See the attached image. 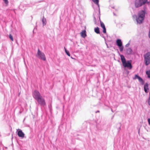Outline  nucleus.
Segmentation results:
<instances>
[{
    "mask_svg": "<svg viewBox=\"0 0 150 150\" xmlns=\"http://www.w3.org/2000/svg\"><path fill=\"white\" fill-rule=\"evenodd\" d=\"M64 49H65V52L66 53V54L68 55V56H70V54L69 52V51L67 50L66 48H65L64 47Z\"/></svg>",
    "mask_w": 150,
    "mask_h": 150,
    "instance_id": "obj_18",
    "label": "nucleus"
},
{
    "mask_svg": "<svg viewBox=\"0 0 150 150\" xmlns=\"http://www.w3.org/2000/svg\"><path fill=\"white\" fill-rule=\"evenodd\" d=\"M144 91L146 93L148 92V90H149L148 88V84L147 83H146L144 86Z\"/></svg>",
    "mask_w": 150,
    "mask_h": 150,
    "instance_id": "obj_13",
    "label": "nucleus"
},
{
    "mask_svg": "<svg viewBox=\"0 0 150 150\" xmlns=\"http://www.w3.org/2000/svg\"><path fill=\"white\" fill-rule=\"evenodd\" d=\"M103 33L105 34L107 36V34L106 33V29L105 27V28H103Z\"/></svg>",
    "mask_w": 150,
    "mask_h": 150,
    "instance_id": "obj_21",
    "label": "nucleus"
},
{
    "mask_svg": "<svg viewBox=\"0 0 150 150\" xmlns=\"http://www.w3.org/2000/svg\"><path fill=\"white\" fill-rule=\"evenodd\" d=\"M100 34V36H102L103 38L105 40V37L104 35H103V34Z\"/></svg>",
    "mask_w": 150,
    "mask_h": 150,
    "instance_id": "obj_23",
    "label": "nucleus"
},
{
    "mask_svg": "<svg viewBox=\"0 0 150 150\" xmlns=\"http://www.w3.org/2000/svg\"><path fill=\"white\" fill-rule=\"evenodd\" d=\"M17 134L19 137L23 138L24 137L25 134L20 129L17 130Z\"/></svg>",
    "mask_w": 150,
    "mask_h": 150,
    "instance_id": "obj_11",
    "label": "nucleus"
},
{
    "mask_svg": "<svg viewBox=\"0 0 150 150\" xmlns=\"http://www.w3.org/2000/svg\"><path fill=\"white\" fill-rule=\"evenodd\" d=\"M93 17L94 18V23L95 24L98 25L99 24L98 21H99L100 22L101 27L102 28H105V26L104 23L101 21L100 19V9H99L98 13H97L95 12L93 13Z\"/></svg>",
    "mask_w": 150,
    "mask_h": 150,
    "instance_id": "obj_2",
    "label": "nucleus"
},
{
    "mask_svg": "<svg viewBox=\"0 0 150 150\" xmlns=\"http://www.w3.org/2000/svg\"><path fill=\"white\" fill-rule=\"evenodd\" d=\"M146 74L147 75L148 77L150 78V70L147 71L146 72Z\"/></svg>",
    "mask_w": 150,
    "mask_h": 150,
    "instance_id": "obj_19",
    "label": "nucleus"
},
{
    "mask_svg": "<svg viewBox=\"0 0 150 150\" xmlns=\"http://www.w3.org/2000/svg\"><path fill=\"white\" fill-rule=\"evenodd\" d=\"M138 133H139V130Z\"/></svg>",
    "mask_w": 150,
    "mask_h": 150,
    "instance_id": "obj_32",
    "label": "nucleus"
},
{
    "mask_svg": "<svg viewBox=\"0 0 150 150\" xmlns=\"http://www.w3.org/2000/svg\"><path fill=\"white\" fill-rule=\"evenodd\" d=\"M24 63H25V60H24Z\"/></svg>",
    "mask_w": 150,
    "mask_h": 150,
    "instance_id": "obj_33",
    "label": "nucleus"
},
{
    "mask_svg": "<svg viewBox=\"0 0 150 150\" xmlns=\"http://www.w3.org/2000/svg\"><path fill=\"white\" fill-rule=\"evenodd\" d=\"M120 127L118 129V131H119V130H120Z\"/></svg>",
    "mask_w": 150,
    "mask_h": 150,
    "instance_id": "obj_28",
    "label": "nucleus"
},
{
    "mask_svg": "<svg viewBox=\"0 0 150 150\" xmlns=\"http://www.w3.org/2000/svg\"><path fill=\"white\" fill-rule=\"evenodd\" d=\"M42 22L43 26L45 25L46 24V20L45 18H43L42 19Z\"/></svg>",
    "mask_w": 150,
    "mask_h": 150,
    "instance_id": "obj_17",
    "label": "nucleus"
},
{
    "mask_svg": "<svg viewBox=\"0 0 150 150\" xmlns=\"http://www.w3.org/2000/svg\"><path fill=\"white\" fill-rule=\"evenodd\" d=\"M144 62L146 66L149 65L150 64V52H147L144 55Z\"/></svg>",
    "mask_w": 150,
    "mask_h": 150,
    "instance_id": "obj_4",
    "label": "nucleus"
},
{
    "mask_svg": "<svg viewBox=\"0 0 150 150\" xmlns=\"http://www.w3.org/2000/svg\"><path fill=\"white\" fill-rule=\"evenodd\" d=\"M126 53L127 54L131 55L132 54V50L131 48H128L126 49Z\"/></svg>",
    "mask_w": 150,
    "mask_h": 150,
    "instance_id": "obj_12",
    "label": "nucleus"
},
{
    "mask_svg": "<svg viewBox=\"0 0 150 150\" xmlns=\"http://www.w3.org/2000/svg\"><path fill=\"white\" fill-rule=\"evenodd\" d=\"M9 38L12 41H13V38L12 37V35H11V34H10L9 35Z\"/></svg>",
    "mask_w": 150,
    "mask_h": 150,
    "instance_id": "obj_22",
    "label": "nucleus"
},
{
    "mask_svg": "<svg viewBox=\"0 0 150 150\" xmlns=\"http://www.w3.org/2000/svg\"><path fill=\"white\" fill-rule=\"evenodd\" d=\"M33 98L36 100L41 98L42 96L39 92L37 90H35L33 93Z\"/></svg>",
    "mask_w": 150,
    "mask_h": 150,
    "instance_id": "obj_7",
    "label": "nucleus"
},
{
    "mask_svg": "<svg viewBox=\"0 0 150 150\" xmlns=\"http://www.w3.org/2000/svg\"><path fill=\"white\" fill-rule=\"evenodd\" d=\"M129 45H130V43L129 42L127 44L125 45V47H128Z\"/></svg>",
    "mask_w": 150,
    "mask_h": 150,
    "instance_id": "obj_24",
    "label": "nucleus"
},
{
    "mask_svg": "<svg viewBox=\"0 0 150 150\" xmlns=\"http://www.w3.org/2000/svg\"><path fill=\"white\" fill-rule=\"evenodd\" d=\"M149 124L150 125V119L149 118L148 120Z\"/></svg>",
    "mask_w": 150,
    "mask_h": 150,
    "instance_id": "obj_25",
    "label": "nucleus"
},
{
    "mask_svg": "<svg viewBox=\"0 0 150 150\" xmlns=\"http://www.w3.org/2000/svg\"><path fill=\"white\" fill-rule=\"evenodd\" d=\"M4 3L6 4V6H8V0H3Z\"/></svg>",
    "mask_w": 150,
    "mask_h": 150,
    "instance_id": "obj_20",
    "label": "nucleus"
},
{
    "mask_svg": "<svg viewBox=\"0 0 150 150\" xmlns=\"http://www.w3.org/2000/svg\"><path fill=\"white\" fill-rule=\"evenodd\" d=\"M116 45L119 47L120 51L121 52L123 51L124 47L121 40L117 39L116 40Z\"/></svg>",
    "mask_w": 150,
    "mask_h": 150,
    "instance_id": "obj_8",
    "label": "nucleus"
},
{
    "mask_svg": "<svg viewBox=\"0 0 150 150\" xmlns=\"http://www.w3.org/2000/svg\"><path fill=\"white\" fill-rule=\"evenodd\" d=\"M113 14H114V15H115V14L114 13H113Z\"/></svg>",
    "mask_w": 150,
    "mask_h": 150,
    "instance_id": "obj_31",
    "label": "nucleus"
},
{
    "mask_svg": "<svg viewBox=\"0 0 150 150\" xmlns=\"http://www.w3.org/2000/svg\"><path fill=\"white\" fill-rule=\"evenodd\" d=\"M36 57L38 58L43 60V61H45L46 58L44 53L42 52L40 50L38 49V50Z\"/></svg>",
    "mask_w": 150,
    "mask_h": 150,
    "instance_id": "obj_6",
    "label": "nucleus"
},
{
    "mask_svg": "<svg viewBox=\"0 0 150 150\" xmlns=\"http://www.w3.org/2000/svg\"><path fill=\"white\" fill-rule=\"evenodd\" d=\"M38 104L42 106H44L46 105L45 100L42 97L36 100Z\"/></svg>",
    "mask_w": 150,
    "mask_h": 150,
    "instance_id": "obj_9",
    "label": "nucleus"
},
{
    "mask_svg": "<svg viewBox=\"0 0 150 150\" xmlns=\"http://www.w3.org/2000/svg\"><path fill=\"white\" fill-rule=\"evenodd\" d=\"M92 1L94 2L95 4H96L97 5H98V7H99V0H92Z\"/></svg>",
    "mask_w": 150,
    "mask_h": 150,
    "instance_id": "obj_16",
    "label": "nucleus"
},
{
    "mask_svg": "<svg viewBox=\"0 0 150 150\" xmlns=\"http://www.w3.org/2000/svg\"><path fill=\"white\" fill-rule=\"evenodd\" d=\"M120 56L123 67L125 68H127L129 69H131L132 68L131 60L126 61L124 56L122 54L120 55Z\"/></svg>",
    "mask_w": 150,
    "mask_h": 150,
    "instance_id": "obj_3",
    "label": "nucleus"
},
{
    "mask_svg": "<svg viewBox=\"0 0 150 150\" xmlns=\"http://www.w3.org/2000/svg\"><path fill=\"white\" fill-rule=\"evenodd\" d=\"M99 112V111H98H98H96V113H97V112Z\"/></svg>",
    "mask_w": 150,
    "mask_h": 150,
    "instance_id": "obj_29",
    "label": "nucleus"
},
{
    "mask_svg": "<svg viewBox=\"0 0 150 150\" xmlns=\"http://www.w3.org/2000/svg\"><path fill=\"white\" fill-rule=\"evenodd\" d=\"M111 111H112V112H113V110H112V109H111Z\"/></svg>",
    "mask_w": 150,
    "mask_h": 150,
    "instance_id": "obj_30",
    "label": "nucleus"
},
{
    "mask_svg": "<svg viewBox=\"0 0 150 150\" xmlns=\"http://www.w3.org/2000/svg\"><path fill=\"white\" fill-rule=\"evenodd\" d=\"M95 32L98 34H100L99 28L98 27L95 28L94 29Z\"/></svg>",
    "mask_w": 150,
    "mask_h": 150,
    "instance_id": "obj_15",
    "label": "nucleus"
},
{
    "mask_svg": "<svg viewBox=\"0 0 150 150\" xmlns=\"http://www.w3.org/2000/svg\"><path fill=\"white\" fill-rule=\"evenodd\" d=\"M147 1V0H136L135 6L136 8H138L144 4Z\"/></svg>",
    "mask_w": 150,
    "mask_h": 150,
    "instance_id": "obj_5",
    "label": "nucleus"
},
{
    "mask_svg": "<svg viewBox=\"0 0 150 150\" xmlns=\"http://www.w3.org/2000/svg\"><path fill=\"white\" fill-rule=\"evenodd\" d=\"M146 12L144 11H142L138 13V16L134 14L133 16L134 20H136L137 23L141 24L144 21Z\"/></svg>",
    "mask_w": 150,
    "mask_h": 150,
    "instance_id": "obj_1",
    "label": "nucleus"
},
{
    "mask_svg": "<svg viewBox=\"0 0 150 150\" xmlns=\"http://www.w3.org/2000/svg\"><path fill=\"white\" fill-rule=\"evenodd\" d=\"M81 36L83 38H85L86 36V31L85 30H83L81 33Z\"/></svg>",
    "mask_w": 150,
    "mask_h": 150,
    "instance_id": "obj_14",
    "label": "nucleus"
},
{
    "mask_svg": "<svg viewBox=\"0 0 150 150\" xmlns=\"http://www.w3.org/2000/svg\"><path fill=\"white\" fill-rule=\"evenodd\" d=\"M149 37L150 38V29H149Z\"/></svg>",
    "mask_w": 150,
    "mask_h": 150,
    "instance_id": "obj_26",
    "label": "nucleus"
},
{
    "mask_svg": "<svg viewBox=\"0 0 150 150\" xmlns=\"http://www.w3.org/2000/svg\"><path fill=\"white\" fill-rule=\"evenodd\" d=\"M138 79L139 82L142 85H143L144 84V82L143 79H142L141 77L140 76H139L137 74L135 75L134 77L133 78V79Z\"/></svg>",
    "mask_w": 150,
    "mask_h": 150,
    "instance_id": "obj_10",
    "label": "nucleus"
},
{
    "mask_svg": "<svg viewBox=\"0 0 150 150\" xmlns=\"http://www.w3.org/2000/svg\"><path fill=\"white\" fill-rule=\"evenodd\" d=\"M51 105H50H50H49V108H50V107H51Z\"/></svg>",
    "mask_w": 150,
    "mask_h": 150,
    "instance_id": "obj_27",
    "label": "nucleus"
}]
</instances>
